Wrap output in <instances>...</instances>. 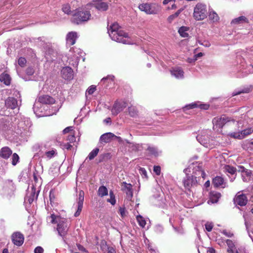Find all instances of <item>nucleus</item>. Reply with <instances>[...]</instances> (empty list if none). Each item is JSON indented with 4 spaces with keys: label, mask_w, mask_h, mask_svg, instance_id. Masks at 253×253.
<instances>
[{
    "label": "nucleus",
    "mask_w": 253,
    "mask_h": 253,
    "mask_svg": "<svg viewBox=\"0 0 253 253\" xmlns=\"http://www.w3.org/2000/svg\"><path fill=\"white\" fill-rule=\"evenodd\" d=\"M108 32L113 41L124 44L131 43L127 33L125 32L117 22L113 23L108 28Z\"/></svg>",
    "instance_id": "obj_1"
},
{
    "label": "nucleus",
    "mask_w": 253,
    "mask_h": 253,
    "mask_svg": "<svg viewBox=\"0 0 253 253\" xmlns=\"http://www.w3.org/2000/svg\"><path fill=\"white\" fill-rule=\"evenodd\" d=\"M72 23L80 25L87 22L90 19L91 15L89 10L79 7L75 10L72 14Z\"/></svg>",
    "instance_id": "obj_2"
},
{
    "label": "nucleus",
    "mask_w": 253,
    "mask_h": 253,
    "mask_svg": "<svg viewBox=\"0 0 253 253\" xmlns=\"http://www.w3.org/2000/svg\"><path fill=\"white\" fill-rule=\"evenodd\" d=\"M193 16L197 21L203 20L206 18L208 16L206 5L201 3H198L194 8Z\"/></svg>",
    "instance_id": "obj_3"
},
{
    "label": "nucleus",
    "mask_w": 253,
    "mask_h": 253,
    "mask_svg": "<svg viewBox=\"0 0 253 253\" xmlns=\"http://www.w3.org/2000/svg\"><path fill=\"white\" fill-rule=\"evenodd\" d=\"M138 7L140 10L148 14H156L161 10L160 6L156 3H142Z\"/></svg>",
    "instance_id": "obj_4"
},
{
    "label": "nucleus",
    "mask_w": 253,
    "mask_h": 253,
    "mask_svg": "<svg viewBox=\"0 0 253 253\" xmlns=\"http://www.w3.org/2000/svg\"><path fill=\"white\" fill-rule=\"evenodd\" d=\"M183 183L185 188L190 191L192 187L195 186L198 184L197 177L195 175H187L183 179Z\"/></svg>",
    "instance_id": "obj_5"
},
{
    "label": "nucleus",
    "mask_w": 253,
    "mask_h": 253,
    "mask_svg": "<svg viewBox=\"0 0 253 253\" xmlns=\"http://www.w3.org/2000/svg\"><path fill=\"white\" fill-rule=\"evenodd\" d=\"M127 106V103L125 101H116L111 109L112 115H117L122 111Z\"/></svg>",
    "instance_id": "obj_6"
},
{
    "label": "nucleus",
    "mask_w": 253,
    "mask_h": 253,
    "mask_svg": "<svg viewBox=\"0 0 253 253\" xmlns=\"http://www.w3.org/2000/svg\"><path fill=\"white\" fill-rule=\"evenodd\" d=\"M12 242L15 246L20 247L24 243V236L23 234L20 232H15L11 236Z\"/></svg>",
    "instance_id": "obj_7"
},
{
    "label": "nucleus",
    "mask_w": 253,
    "mask_h": 253,
    "mask_svg": "<svg viewBox=\"0 0 253 253\" xmlns=\"http://www.w3.org/2000/svg\"><path fill=\"white\" fill-rule=\"evenodd\" d=\"M57 230L60 236L64 237L66 235L68 232V227L65 220H60L58 221Z\"/></svg>",
    "instance_id": "obj_8"
},
{
    "label": "nucleus",
    "mask_w": 253,
    "mask_h": 253,
    "mask_svg": "<svg viewBox=\"0 0 253 253\" xmlns=\"http://www.w3.org/2000/svg\"><path fill=\"white\" fill-rule=\"evenodd\" d=\"M234 203L240 206L246 205L248 202V198L245 194L241 192H238L234 199Z\"/></svg>",
    "instance_id": "obj_9"
},
{
    "label": "nucleus",
    "mask_w": 253,
    "mask_h": 253,
    "mask_svg": "<svg viewBox=\"0 0 253 253\" xmlns=\"http://www.w3.org/2000/svg\"><path fill=\"white\" fill-rule=\"evenodd\" d=\"M253 131V129L252 127L245 129L240 132H232L229 134V135L235 138L242 139L245 136L251 134Z\"/></svg>",
    "instance_id": "obj_10"
},
{
    "label": "nucleus",
    "mask_w": 253,
    "mask_h": 253,
    "mask_svg": "<svg viewBox=\"0 0 253 253\" xmlns=\"http://www.w3.org/2000/svg\"><path fill=\"white\" fill-rule=\"evenodd\" d=\"M61 75L63 79L67 80H70L73 77V69L68 66L63 67L61 70Z\"/></svg>",
    "instance_id": "obj_11"
},
{
    "label": "nucleus",
    "mask_w": 253,
    "mask_h": 253,
    "mask_svg": "<svg viewBox=\"0 0 253 253\" xmlns=\"http://www.w3.org/2000/svg\"><path fill=\"white\" fill-rule=\"evenodd\" d=\"M227 122L228 120L225 117H215L212 120L214 126L217 128H222Z\"/></svg>",
    "instance_id": "obj_12"
},
{
    "label": "nucleus",
    "mask_w": 253,
    "mask_h": 253,
    "mask_svg": "<svg viewBox=\"0 0 253 253\" xmlns=\"http://www.w3.org/2000/svg\"><path fill=\"white\" fill-rule=\"evenodd\" d=\"M38 101L40 103L44 104H53L55 102L54 98L48 95L40 96L38 98Z\"/></svg>",
    "instance_id": "obj_13"
},
{
    "label": "nucleus",
    "mask_w": 253,
    "mask_h": 253,
    "mask_svg": "<svg viewBox=\"0 0 253 253\" xmlns=\"http://www.w3.org/2000/svg\"><path fill=\"white\" fill-rule=\"evenodd\" d=\"M78 38L77 33L76 32H69L66 36V43L69 45H74Z\"/></svg>",
    "instance_id": "obj_14"
},
{
    "label": "nucleus",
    "mask_w": 253,
    "mask_h": 253,
    "mask_svg": "<svg viewBox=\"0 0 253 253\" xmlns=\"http://www.w3.org/2000/svg\"><path fill=\"white\" fill-rule=\"evenodd\" d=\"M221 196V193L215 191H211L209 193V200L208 201V203H210V202L212 204L217 203Z\"/></svg>",
    "instance_id": "obj_15"
},
{
    "label": "nucleus",
    "mask_w": 253,
    "mask_h": 253,
    "mask_svg": "<svg viewBox=\"0 0 253 253\" xmlns=\"http://www.w3.org/2000/svg\"><path fill=\"white\" fill-rule=\"evenodd\" d=\"M5 104L7 108L14 109L17 106V101L13 97H8L5 101Z\"/></svg>",
    "instance_id": "obj_16"
},
{
    "label": "nucleus",
    "mask_w": 253,
    "mask_h": 253,
    "mask_svg": "<svg viewBox=\"0 0 253 253\" xmlns=\"http://www.w3.org/2000/svg\"><path fill=\"white\" fill-rule=\"evenodd\" d=\"M12 150L8 147H3L0 150V156L4 159H7L11 155Z\"/></svg>",
    "instance_id": "obj_17"
},
{
    "label": "nucleus",
    "mask_w": 253,
    "mask_h": 253,
    "mask_svg": "<svg viewBox=\"0 0 253 253\" xmlns=\"http://www.w3.org/2000/svg\"><path fill=\"white\" fill-rule=\"evenodd\" d=\"M116 136L112 133L108 132L102 134L100 138V141L101 143H109L112 138Z\"/></svg>",
    "instance_id": "obj_18"
},
{
    "label": "nucleus",
    "mask_w": 253,
    "mask_h": 253,
    "mask_svg": "<svg viewBox=\"0 0 253 253\" xmlns=\"http://www.w3.org/2000/svg\"><path fill=\"white\" fill-rule=\"evenodd\" d=\"M212 183L215 188H219L225 184L224 179L222 176H216L212 180Z\"/></svg>",
    "instance_id": "obj_19"
},
{
    "label": "nucleus",
    "mask_w": 253,
    "mask_h": 253,
    "mask_svg": "<svg viewBox=\"0 0 253 253\" xmlns=\"http://www.w3.org/2000/svg\"><path fill=\"white\" fill-rule=\"evenodd\" d=\"M170 73L172 76H174L177 79L182 78L184 76V72L181 69L179 68L173 69L172 70H170Z\"/></svg>",
    "instance_id": "obj_20"
},
{
    "label": "nucleus",
    "mask_w": 253,
    "mask_h": 253,
    "mask_svg": "<svg viewBox=\"0 0 253 253\" xmlns=\"http://www.w3.org/2000/svg\"><path fill=\"white\" fill-rule=\"evenodd\" d=\"M0 81L6 85H9L11 83V78L8 74L3 73L0 75Z\"/></svg>",
    "instance_id": "obj_21"
},
{
    "label": "nucleus",
    "mask_w": 253,
    "mask_h": 253,
    "mask_svg": "<svg viewBox=\"0 0 253 253\" xmlns=\"http://www.w3.org/2000/svg\"><path fill=\"white\" fill-rule=\"evenodd\" d=\"M94 6L100 11H106L108 9V5L106 2L99 1L94 4Z\"/></svg>",
    "instance_id": "obj_22"
},
{
    "label": "nucleus",
    "mask_w": 253,
    "mask_h": 253,
    "mask_svg": "<svg viewBox=\"0 0 253 253\" xmlns=\"http://www.w3.org/2000/svg\"><path fill=\"white\" fill-rule=\"evenodd\" d=\"M247 18L244 16H241L238 18L233 19L231 22V24L237 25L243 23H248Z\"/></svg>",
    "instance_id": "obj_23"
},
{
    "label": "nucleus",
    "mask_w": 253,
    "mask_h": 253,
    "mask_svg": "<svg viewBox=\"0 0 253 253\" xmlns=\"http://www.w3.org/2000/svg\"><path fill=\"white\" fill-rule=\"evenodd\" d=\"M122 186H124V188H125L126 191V195L131 198L133 196V192L132 190V185L131 184H128L126 182H123L122 183Z\"/></svg>",
    "instance_id": "obj_24"
},
{
    "label": "nucleus",
    "mask_w": 253,
    "mask_h": 253,
    "mask_svg": "<svg viewBox=\"0 0 253 253\" xmlns=\"http://www.w3.org/2000/svg\"><path fill=\"white\" fill-rule=\"evenodd\" d=\"M128 112L129 115L131 117L135 118L138 116V111L136 109L135 107L134 106H130L128 107Z\"/></svg>",
    "instance_id": "obj_25"
},
{
    "label": "nucleus",
    "mask_w": 253,
    "mask_h": 253,
    "mask_svg": "<svg viewBox=\"0 0 253 253\" xmlns=\"http://www.w3.org/2000/svg\"><path fill=\"white\" fill-rule=\"evenodd\" d=\"M101 249L104 253H116L115 249L112 247L108 246L106 243L101 246Z\"/></svg>",
    "instance_id": "obj_26"
},
{
    "label": "nucleus",
    "mask_w": 253,
    "mask_h": 253,
    "mask_svg": "<svg viewBox=\"0 0 253 253\" xmlns=\"http://www.w3.org/2000/svg\"><path fill=\"white\" fill-rule=\"evenodd\" d=\"M98 194L99 196L102 197L108 195V190L104 186H101L98 190Z\"/></svg>",
    "instance_id": "obj_27"
},
{
    "label": "nucleus",
    "mask_w": 253,
    "mask_h": 253,
    "mask_svg": "<svg viewBox=\"0 0 253 253\" xmlns=\"http://www.w3.org/2000/svg\"><path fill=\"white\" fill-rule=\"evenodd\" d=\"M188 30V28L182 26L178 30V33L183 38H187L188 36V34L186 32Z\"/></svg>",
    "instance_id": "obj_28"
},
{
    "label": "nucleus",
    "mask_w": 253,
    "mask_h": 253,
    "mask_svg": "<svg viewBox=\"0 0 253 253\" xmlns=\"http://www.w3.org/2000/svg\"><path fill=\"white\" fill-rule=\"evenodd\" d=\"M62 11L67 15H70L72 14L71 7L69 4H64L62 6Z\"/></svg>",
    "instance_id": "obj_29"
},
{
    "label": "nucleus",
    "mask_w": 253,
    "mask_h": 253,
    "mask_svg": "<svg viewBox=\"0 0 253 253\" xmlns=\"http://www.w3.org/2000/svg\"><path fill=\"white\" fill-rule=\"evenodd\" d=\"M39 192L40 191H38L37 192V193L36 194V188H34V187H32V192H31L30 198L29 199V203H32L33 202V201L34 200L35 198H36V199H37Z\"/></svg>",
    "instance_id": "obj_30"
},
{
    "label": "nucleus",
    "mask_w": 253,
    "mask_h": 253,
    "mask_svg": "<svg viewBox=\"0 0 253 253\" xmlns=\"http://www.w3.org/2000/svg\"><path fill=\"white\" fill-rule=\"evenodd\" d=\"M253 89L252 86L250 85L249 86L244 87L243 89H242L241 90L239 91L238 92H234V95H237L240 94L241 93H249L251 91H252Z\"/></svg>",
    "instance_id": "obj_31"
},
{
    "label": "nucleus",
    "mask_w": 253,
    "mask_h": 253,
    "mask_svg": "<svg viewBox=\"0 0 253 253\" xmlns=\"http://www.w3.org/2000/svg\"><path fill=\"white\" fill-rule=\"evenodd\" d=\"M210 20L212 21V22H217L219 20V18L217 14L215 11H211L210 12L209 15Z\"/></svg>",
    "instance_id": "obj_32"
},
{
    "label": "nucleus",
    "mask_w": 253,
    "mask_h": 253,
    "mask_svg": "<svg viewBox=\"0 0 253 253\" xmlns=\"http://www.w3.org/2000/svg\"><path fill=\"white\" fill-rule=\"evenodd\" d=\"M136 218L139 225L142 228H144L146 224V221L144 217H143L140 215H138L136 216Z\"/></svg>",
    "instance_id": "obj_33"
},
{
    "label": "nucleus",
    "mask_w": 253,
    "mask_h": 253,
    "mask_svg": "<svg viewBox=\"0 0 253 253\" xmlns=\"http://www.w3.org/2000/svg\"><path fill=\"white\" fill-rule=\"evenodd\" d=\"M226 243L228 247L227 252L228 253H233V249L235 247L233 242L231 240L227 239L226 241Z\"/></svg>",
    "instance_id": "obj_34"
},
{
    "label": "nucleus",
    "mask_w": 253,
    "mask_h": 253,
    "mask_svg": "<svg viewBox=\"0 0 253 253\" xmlns=\"http://www.w3.org/2000/svg\"><path fill=\"white\" fill-rule=\"evenodd\" d=\"M99 148H95L94 149H93L92 151H91L89 153V154L87 157V158H88V159L89 160H93L97 155V154L99 152Z\"/></svg>",
    "instance_id": "obj_35"
},
{
    "label": "nucleus",
    "mask_w": 253,
    "mask_h": 253,
    "mask_svg": "<svg viewBox=\"0 0 253 253\" xmlns=\"http://www.w3.org/2000/svg\"><path fill=\"white\" fill-rule=\"evenodd\" d=\"M110 199H107V202H109L112 205L114 206L116 204L115 196L114 194L113 191L111 190L109 192Z\"/></svg>",
    "instance_id": "obj_36"
},
{
    "label": "nucleus",
    "mask_w": 253,
    "mask_h": 253,
    "mask_svg": "<svg viewBox=\"0 0 253 253\" xmlns=\"http://www.w3.org/2000/svg\"><path fill=\"white\" fill-rule=\"evenodd\" d=\"M224 169L226 172H228V173L231 174H234L237 170V169L235 168L230 166L229 165L225 166L224 167Z\"/></svg>",
    "instance_id": "obj_37"
},
{
    "label": "nucleus",
    "mask_w": 253,
    "mask_h": 253,
    "mask_svg": "<svg viewBox=\"0 0 253 253\" xmlns=\"http://www.w3.org/2000/svg\"><path fill=\"white\" fill-rule=\"evenodd\" d=\"M181 12V10L179 9L174 14L170 15L168 18V21L169 22L171 23L175 18L178 16Z\"/></svg>",
    "instance_id": "obj_38"
},
{
    "label": "nucleus",
    "mask_w": 253,
    "mask_h": 253,
    "mask_svg": "<svg viewBox=\"0 0 253 253\" xmlns=\"http://www.w3.org/2000/svg\"><path fill=\"white\" fill-rule=\"evenodd\" d=\"M198 108V104L196 103H193L184 106L182 109L184 112H186L188 110Z\"/></svg>",
    "instance_id": "obj_39"
},
{
    "label": "nucleus",
    "mask_w": 253,
    "mask_h": 253,
    "mask_svg": "<svg viewBox=\"0 0 253 253\" xmlns=\"http://www.w3.org/2000/svg\"><path fill=\"white\" fill-rule=\"evenodd\" d=\"M84 193L83 190L79 191L78 204H83L84 201Z\"/></svg>",
    "instance_id": "obj_40"
},
{
    "label": "nucleus",
    "mask_w": 253,
    "mask_h": 253,
    "mask_svg": "<svg viewBox=\"0 0 253 253\" xmlns=\"http://www.w3.org/2000/svg\"><path fill=\"white\" fill-rule=\"evenodd\" d=\"M19 160V156L16 153H14L12 156V164L15 166L18 162Z\"/></svg>",
    "instance_id": "obj_41"
},
{
    "label": "nucleus",
    "mask_w": 253,
    "mask_h": 253,
    "mask_svg": "<svg viewBox=\"0 0 253 253\" xmlns=\"http://www.w3.org/2000/svg\"><path fill=\"white\" fill-rule=\"evenodd\" d=\"M56 154L55 150H52L51 151H47L45 153V155L48 159H51Z\"/></svg>",
    "instance_id": "obj_42"
},
{
    "label": "nucleus",
    "mask_w": 253,
    "mask_h": 253,
    "mask_svg": "<svg viewBox=\"0 0 253 253\" xmlns=\"http://www.w3.org/2000/svg\"><path fill=\"white\" fill-rule=\"evenodd\" d=\"M83 208V204H78V209L76 212L74 214L75 217H78L81 214Z\"/></svg>",
    "instance_id": "obj_43"
},
{
    "label": "nucleus",
    "mask_w": 253,
    "mask_h": 253,
    "mask_svg": "<svg viewBox=\"0 0 253 253\" xmlns=\"http://www.w3.org/2000/svg\"><path fill=\"white\" fill-rule=\"evenodd\" d=\"M83 208V204H78V209L76 212L74 214L75 217H78L81 214Z\"/></svg>",
    "instance_id": "obj_44"
},
{
    "label": "nucleus",
    "mask_w": 253,
    "mask_h": 253,
    "mask_svg": "<svg viewBox=\"0 0 253 253\" xmlns=\"http://www.w3.org/2000/svg\"><path fill=\"white\" fill-rule=\"evenodd\" d=\"M213 227V224L211 222H208L205 224L206 229L208 232H211L212 230Z\"/></svg>",
    "instance_id": "obj_45"
},
{
    "label": "nucleus",
    "mask_w": 253,
    "mask_h": 253,
    "mask_svg": "<svg viewBox=\"0 0 253 253\" xmlns=\"http://www.w3.org/2000/svg\"><path fill=\"white\" fill-rule=\"evenodd\" d=\"M119 212L120 214L122 217H124L126 216V210L125 207H120L119 210Z\"/></svg>",
    "instance_id": "obj_46"
},
{
    "label": "nucleus",
    "mask_w": 253,
    "mask_h": 253,
    "mask_svg": "<svg viewBox=\"0 0 253 253\" xmlns=\"http://www.w3.org/2000/svg\"><path fill=\"white\" fill-rule=\"evenodd\" d=\"M18 63L21 67H24L26 65V60L25 58L21 57L19 58Z\"/></svg>",
    "instance_id": "obj_47"
},
{
    "label": "nucleus",
    "mask_w": 253,
    "mask_h": 253,
    "mask_svg": "<svg viewBox=\"0 0 253 253\" xmlns=\"http://www.w3.org/2000/svg\"><path fill=\"white\" fill-rule=\"evenodd\" d=\"M96 90V86L95 85H92L89 87L87 89L86 92L89 95L92 94L94 91Z\"/></svg>",
    "instance_id": "obj_48"
},
{
    "label": "nucleus",
    "mask_w": 253,
    "mask_h": 253,
    "mask_svg": "<svg viewBox=\"0 0 253 253\" xmlns=\"http://www.w3.org/2000/svg\"><path fill=\"white\" fill-rule=\"evenodd\" d=\"M50 218L51 219V222L53 224H55L58 222V221L56 220V219L60 217L59 216L55 215L54 214H51L50 215Z\"/></svg>",
    "instance_id": "obj_49"
},
{
    "label": "nucleus",
    "mask_w": 253,
    "mask_h": 253,
    "mask_svg": "<svg viewBox=\"0 0 253 253\" xmlns=\"http://www.w3.org/2000/svg\"><path fill=\"white\" fill-rule=\"evenodd\" d=\"M153 170L154 172L157 175H159L161 174V167L159 166H155L154 167Z\"/></svg>",
    "instance_id": "obj_50"
},
{
    "label": "nucleus",
    "mask_w": 253,
    "mask_h": 253,
    "mask_svg": "<svg viewBox=\"0 0 253 253\" xmlns=\"http://www.w3.org/2000/svg\"><path fill=\"white\" fill-rule=\"evenodd\" d=\"M222 234L227 236V237H232L234 236V234L229 231H227L226 230H223L222 232Z\"/></svg>",
    "instance_id": "obj_51"
},
{
    "label": "nucleus",
    "mask_w": 253,
    "mask_h": 253,
    "mask_svg": "<svg viewBox=\"0 0 253 253\" xmlns=\"http://www.w3.org/2000/svg\"><path fill=\"white\" fill-rule=\"evenodd\" d=\"M210 107V105L207 104H198V108L203 110H208Z\"/></svg>",
    "instance_id": "obj_52"
},
{
    "label": "nucleus",
    "mask_w": 253,
    "mask_h": 253,
    "mask_svg": "<svg viewBox=\"0 0 253 253\" xmlns=\"http://www.w3.org/2000/svg\"><path fill=\"white\" fill-rule=\"evenodd\" d=\"M72 130H73V126H68L63 129V130L62 131V133L63 134H65L67 133L71 132Z\"/></svg>",
    "instance_id": "obj_53"
},
{
    "label": "nucleus",
    "mask_w": 253,
    "mask_h": 253,
    "mask_svg": "<svg viewBox=\"0 0 253 253\" xmlns=\"http://www.w3.org/2000/svg\"><path fill=\"white\" fill-rule=\"evenodd\" d=\"M139 172L142 175L144 176L145 177H147V171L144 168H140L139 169Z\"/></svg>",
    "instance_id": "obj_54"
},
{
    "label": "nucleus",
    "mask_w": 253,
    "mask_h": 253,
    "mask_svg": "<svg viewBox=\"0 0 253 253\" xmlns=\"http://www.w3.org/2000/svg\"><path fill=\"white\" fill-rule=\"evenodd\" d=\"M43 249L42 247L38 246L34 250V253H43Z\"/></svg>",
    "instance_id": "obj_55"
},
{
    "label": "nucleus",
    "mask_w": 253,
    "mask_h": 253,
    "mask_svg": "<svg viewBox=\"0 0 253 253\" xmlns=\"http://www.w3.org/2000/svg\"><path fill=\"white\" fill-rule=\"evenodd\" d=\"M147 150L152 154H156L157 153L156 149L154 147H149Z\"/></svg>",
    "instance_id": "obj_56"
},
{
    "label": "nucleus",
    "mask_w": 253,
    "mask_h": 253,
    "mask_svg": "<svg viewBox=\"0 0 253 253\" xmlns=\"http://www.w3.org/2000/svg\"><path fill=\"white\" fill-rule=\"evenodd\" d=\"M246 169L244 167L242 166H238V171L239 172H244L245 171Z\"/></svg>",
    "instance_id": "obj_57"
},
{
    "label": "nucleus",
    "mask_w": 253,
    "mask_h": 253,
    "mask_svg": "<svg viewBox=\"0 0 253 253\" xmlns=\"http://www.w3.org/2000/svg\"><path fill=\"white\" fill-rule=\"evenodd\" d=\"M64 148L66 149L67 150H70L72 148V145L70 144L69 143H67L64 144Z\"/></svg>",
    "instance_id": "obj_58"
},
{
    "label": "nucleus",
    "mask_w": 253,
    "mask_h": 253,
    "mask_svg": "<svg viewBox=\"0 0 253 253\" xmlns=\"http://www.w3.org/2000/svg\"><path fill=\"white\" fill-rule=\"evenodd\" d=\"M199 174H201V176L203 178H205L206 176V173L205 172L204 170L201 169L199 170Z\"/></svg>",
    "instance_id": "obj_59"
},
{
    "label": "nucleus",
    "mask_w": 253,
    "mask_h": 253,
    "mask_svg": "<svg viewBox=\"0 0 253 253\" xmlns=\"http://www.w3.org/2000/svg\"><path fill=\"white\" fill-rule=\"evenodd\" d=\"M247 176H251L252 174V171L251 170L246 169L245 171L244 172Z\"/></svg>",
    "instance_id": "obj_60"
},
{
    "label": "nucleus",
    "mask_w": 253,
    "mask_h": 253,
    "mask_svg": "<svg viewBox=\"0 0 253 253\" xmlns=\"http://www.w3.org/2000/svg\"><path fill=\"white\" fill-rule=\"evenodd\" d=\"M175 2V0H164L163 3L164 5H166L168 3H169V2Z\"/></svg>",
    "instance_id": "obj_61"
},
{
    "label": "nucleus",
    "mask_w": 253,
    "mask_h": 253,
    "mask_svg": "<svg viewBox=\"0 0 253 253\" xmlns=\"http://www.w3.org/2000/svg\"><path fill=\"white\" fill-rule=\"evenodd\" d=\"M27 73L31 75L34 73V71L32 68H29L27 69Z\"/></svg>",
    "instance_id": "obj_62"
},
{
    "label": "nucleus",
    "mask_w": 253,
    "mask_h": 253,
    "mask_svg": "<svg viewBox=\"0 0 253 253\" xmlns=\"http://www.w3.org/2000/svg\"><path fill=\"white\" fill-rule=\"evenodd\" d=\"M49 198H50V202H51L52 200H53L55 198L54 194L52 193L51 191L50 192Z\"/></svg>",
    "instance_id": "obj_63"
},
{
    "label": "nucleus",
    "mask_w": 253,
    "mask_h": 253,
    "mask_svg": "<svg viewBox=\"0 0 253 253\" xmlns=\"http://www.w3.org/2000/svg\"><path fill=\"white\" fill-rule=\"evenodd\" d=\"M205 186L207 188L210 186V181L209 180L207 181L205 183Z\"/></svg>",
    "instance_id": "obj_64"
}]
</instances>
